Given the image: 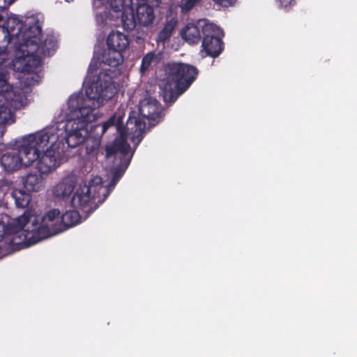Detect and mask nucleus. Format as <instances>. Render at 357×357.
I'll use <instances>...</instances> for the list:
<instances>
[{
    "mask_svg": "<svg viewBox=\"0 0 357 357\" xmlns=\"http://www.w3.org/2000/svg\"><path fill=\"white\" fill-rule=\"evenodd\" d=\"M43 174L40 172L29 173L22 177V183L29 192H38L43 186Z\"/></svg>",
    "mask_w": 357,
    "mask_h": 357,
    "instance_id": "nucleus-19",
    "label": "nucleus"
},
{
    "mask_svg": "<svg viewBox=\"0 0 357 357\" xmlns=\"http://www.w3.org/2000/svg\"><path fill=\"white\" fill-rule=\"evenodd\" d=\"M5 55L0 54V101L3 98L10 101L11 96H13V88L8 83L9 73L5 67H1L5 61ZM7 106L1 107L3 110H0V122L6 121V116H9V112L6 110Z\"/></svg>",
    "mask_w": 357,
    "mask_h": 357,
    "instance_id": "nucleus-11",
    "label": "nucleus"
},
{
    "mask_svg": "<svg viewBox=\"0 0 357 357\" xmlns=\"http://www.w3.org/2000/svg\"><path fill=\"white\" fill-rule=\"evenodd\" d=\"M80 215L78 211H68L61 216V225L62 231L72 227L79 222Z\"/></svg>",
    "mask_w": 357,
    "mask_h": 357,
    "instance_id": "nucleus-24",
    "label": "nucleus"
},
{
    "mask_svg": "<svg viewBox=\"0 0 357 357\" xmlns=\"http://www.w3.org/2000/svg\"><path fill=\"white\" fill-rule=\"evenodd\" d=\"M160 96L167 103L174 102L178 96L183 93L178 88H175L174 84L171 81L168 80L160 87Z\"/></svg>",
    "mask_w": 357,
    "mask_h": 357,
    "instance_id": "nucleus-22",
    "label": "nucleus"
},
{
    "mask_svg": "<svg viewBox=\"0 0 357 357\" xmlns=\"http://www.w3.org/2000/svg\"><path fill=\"white\" fill-rule=\"evenodd\" d=\"M33 24H39L38 22H34L29 24L28 27L23 24L22 21L20 20L15 15L8 17L7 20L1 26L2 34L3 35V43L5 45L0 46V54H3L5 56V61L8 56V45L11 41H15V47L22 43V34L24 31L29 29V26Z\"/></svg>",
    "mask_w": 357,
    "mask_h": 357,
    "instance_id": "nucleus-8",
    "label": "nucleus"
},
{
    "mask_svg": "<svg viewBox=\"0 0 357 357\" xmlns=\"http://www.w3.org/2000/svg\"><path fill=\"white\" fill-rule=\"evenodd\" d=\"M10 195L14 200L16 207L20 208H26L31 200L30 193L22 189H13Z\"/></svg>",
    "mask_w": 357,
    "mask_h": 357,
    "instance_id": "nucleus-23",
    "label": "nucleus"
},
{
    "mask_svg": "<svg viewBox=\"0 0 357 357\" xmlns=\"http://www.w3.org/2000/svg\"><path fill=\"white\" fill-rule=\"evenodd\" d=\"M42 33L38 36V52L43 57L52 56L57 47V40L53 35H47L45 38L41 40Z\"/></svg>",
    "mask_w": 357,
    "mask_h": 357,
    "instance_id": "nucleus-20",
    "label": "nucleus"
},
{
    "mask_svg": "<svg viewBox=\"0 0 357 357\" xmlns=\"http://www.w3.org/2000/svg\"><path fill=\"white\" fill-rule=\"evenodd\" d=\"M223 31L213 23L203 26L202 47L207 55L215 58L224 49Z\"/></svg>",
    "mask_w": 357,
    "mask_h": 357,
    "instance_id": "nucleus-9",
    "label": "nucleus"
},
{
    "mask_svg": "<svg viewBox=\"0 0 357 357\" xmlns=\"http://www.w3.org/2000/svg\"><path fill=\"white\" fill-rule=\"evenodd\" d=\"M3 20V16L0 14V22ZM0 29L1 30V27H0Z\"/></svg>",
    "mask_w": 357,
    "mask_h": 357,
    "instance_id": "nucleus-35",
    "label": "nucleus"
},
{
    "mask_svg": "<svg viewBox=\"0 0 357 357\" xmlns=\"http://www.w3.org/2000/svg\"><path fill=\"white\" fill-rule=\"evenodd\" d=\"M84 142L86 154L90 157H98L100 153L99 149L101 144V139L88 135Z\"/></svg>",
    "mask_w": 357,
    "mask_h": 357,
    "instance_id": "nucleus-26",
    "label": "nucleus"
},
{
    "mask_svg": "<svg viewBox=\"0 0 357 357\" xmlns=\"http://www.w3.org/2000/svg\"><path fill=\"white\" fill-rule=\"evenodd\" d=\"M58 149H46L42 152L37 161L36 169L38 172L47 174L54 170L58 164Z\"/></svg>",
    "mask_w": 357,
    "mask_h": 357,
    "instance_id": "nucleus-14",
    "label": "nucleus"
},
{
    "mask_svg": "<svg viewBox=\"0 0 357 357\" xmlns=\"http://www.w3.org/2000/svg\"><path fill=\"white\" fill-rule=\"evenodd\" d=\"M75 185L76 181L74 178L66 177L54 187L53 195L56 198L68 197L74 191Z\"/></svg>",
    "mask_w": 357,
    "mask_h": 357,
    "instance_id": "nucleus-18",
    "label": "nucleus"
},
{
    "mask_svg": "<svg viewBox=\"0 0 357 357\" xmlns=\"http://www.w3.org/2000/svg\"><path fill=\"white\" fill-rule=\"evenodd\" d=\"M134 124L135 126V132L133 136L131 137V140L135 142L137 141V144H139L143 139V134L144 132V129L146 126V123L144 121H142L139 119H129L127 123V126Z\"/></svg>",
    "mask_w": 357,
    "mask_h": 357,
    "instance_id": "nucleus-28",
    "label": "nucleus"
},
{
    "mask_svg": "<svg viewBox=\"0 0 357 357\" xmlns=\"http://www.w3.org/2000/svg\"><path fill=\"white\" fill-rule=\"evenodd\" d=\"M167 80L171 81L175 88L184 93L197 79L198 69L190 64L168 62L165 66Z\"/></svg>",
    "mask_w": 357,
    "mask_h": 357,
    "instance_id": "nucleus-7",
    "label": "nucleus"
},
{
    "mask_svg": "<svg viewBox=\"0 0 357 357\" xmlns=\"http://www.w3.org/2000/svg\"><path fill=\"white\" fill-rule=\"evenodd\" d=\"M101 63H103V62L102 61L100 54L98 59H93L91 60L88 68V73L90 74L94 73L98 70ZM104 64L105 63H104Z\"/></svg>",
    "mask_w": 357,
    "mask_h": 357,
    "instance_id": "nucleus-31",
    "label": "nucleus"
},
{
    "mask_svg": "<svg viewBox=\"0 0 357 357\" xmlns=\"http://www.w3.org/2000/svg\"><path fill=\"white\" fill-rule=\"evenodd\" d=\"M210 24L205 20H199L197 22L188 23L181 31L182 38L189 44H198L203 34V26Z\"/></svg>",
    "mask_w": 357,
    "mask_h": 357,
    "instance_id": "nucleus-13",
    "label": "nucleus"
},
{
    "mask_svg": "<svg viewBox=\"0 0 357 357\" xmlns=\"http://www.w3.org/2000/svg\"><path fill=\"white\" fill-rule=\"evenodd\" d=\"M161 54L150 52L145 54L142 60L140 72L145 73L151 66L152 64L157 65L161 60Z\"/></svg>",
    "mask_w": 357,
    "mask_h": 357,
    "instance_id": "nucleus-27",
    "label": "nucleus"
},
{
    "mask_svg": "<svg viewBox=\"0 0 357 357\" xmlns=\"http://www.w3.org/2000/svg\"><path fill=\"white\" fill-rule=\"evenodd\" d=\"M135 16L137 17L138 24L144 26L152 24L155 19L153 7L144 1L138 3L136 8Z\"/></svg>",
    "mask_w": 357,
    "mask_h": 357,
    "instance_id": "nucleus-17",
    "label": "nucleus"
},
{
    "mask_svg": "<svg viewBox=\"0 0 357 357\" xmlns=\"http://www.w3.org/2000/svg\"><path fill=\"white\" fill-rule=\"evenodd\" d=\"M96 128H101V135H104L109 130H113L119 134L112 144L105 147L106 158L113 156L116 158L117 155H120V162L112 170V178L109 186L114 188L123 176L132 157V155H129L130 146L127 142L126 128L123 125V116L115 113L103 123L96 126Z\"/></svg>",
    "mask_w": 357,
    "mask_h": 357,
    "instance_id": "nucleus-3",
    "label": "nucleus"
},
{
    "mask_svg": "<svg viewBox=\"0 0 357 357\" xmlns=\"http://www.w3.org/2000/svg\"><path fill=\"white\" fill-rule=\"evenodd\" d=\"M61 213L54 208L47 212L41 218L26 211L22 215L8 222L14 236H21V248L33 245L40 241L62 232Z\"/></svg>",
    "mask_w": 357,
    "mask_h": 357,
    "instance_id": "nucleus-2",
    "label": "nucleus"
},
{
    "mask_svg": "<svg viewBox=\"0 0 357 357\" xmlns=\"http://www.w3.org/2000/svg\"><path fill=\"white\" fill-rule=\"evenodd\" d=\"M121 22L123 29L127 31H132L138 24L132 10L121 13Z\"/></svg>",
    "mask_w": 357,
    "mask_h": 357,
    "instance_id": "nucleus-29",
    "label": "nucleus"
},
{
    "mask_svg": "<svg viewBox=\"0 0 357 357\" xmlns=\"http://www.w3.org/2000/svg\"><path fill=\"white\" fill-rule=\"evenodd\" d=\"M116 91L111 75L106 71H101L86 89V98L70 100L71 118L65 126L66 141L69 147L75 148L84 142L89 135L88 126L96 119L93 111L105 100L112 99Z\"/></svg>",
    "mask_w": 357,
    "mask_h": 357,
    "instance_id": "nucleus-1",
    "label": "nucleus"
},
{
    "mask_svg": "<svg viewBox=\"0 0 357 357\" xmlns=\"http://www.w3.org/2000/svg\"><path fill=\"white\" fill-rule=\"evenodd\" d=\"M202 0H181L178 6L182 14H188L192 8L199 4Z\"/></svg>",
    "mask_w": 357,
    "mask_h": 357,
    "instance_id": "nucleus-30",
    "label": "nucleus"
},
{
    "mask_svg": "<svg viewBox=\"0 0 357 357\" xmlns=\"http://www.w3.org/2000/svg\"><path fill=\"white\" fill-rule=\"evenodd\" d=\"M4 2H8L7 6L11 5L15 0H3Z\"/></svg>",
    "mask_w": 357,
    "mask_h": 357,
    "instance_id": "nucleus-34",
    "label": "nucleus"
},
{
    "mask_svg": "<svg viewBox=\"0 0 357 357\" xmlns=\"http://www.w3.org/2000/svg\"><path fill=\"white\" fill-rule=\"evenodd\" d=\"M128 36L119 31H112L107 37V50L101 54V59L105 65L116 67L123 62V53L130 46Z\"/></svg>",
    "mask_w": 357,
    "mask_h": 357,
    "instance_id": "nucleus-6",
    "label": "nucleus"
},
{
    "mask_svg": "<svg viewBox=\"0 0 357 357\" xmlns=\"http://www.w3.org/2000/svg\"><path fill=\"white\" fill-rule=\"evenodd\" d=\"M279 3V6L283 8H290L291 6L294 5L296 3V0H276Z\"/></svg>",
    "mask_w": 357,
    "mask_h": 357,
    "instance_id": "nucleus-33",
    "label": "nucleus"
},
{
    "mask_svg": "<svg viewBox=\"0 0 357 357\" xmlns=\"http://www.w3.org/2000/svg\"><path fill=\"white\" fill-rule=\"evenodd\" d=\"M178 22V20L176 15L174 16H167L164 27L158 33L156 40L158 42L165 43L169 40L172 36Z\"/></svg>",
    "mask_w": 357,
    "mask_h": 357,
    "instance_id": "nucleus-21",
    "label": "nucleus"
},
{
    "mask_svg": "<svg viewBox=\"0 0 357 357\" xmlns=\"http://www.w3.org/2000/svg\"><path fill=\"white\" fill-rule=\"evenodd\" d=\"M109 193V188L102 185V178L96 177L89 185H80L71 202L74 206L89 215L105 201Z\"/></svg>",
    "mask_w": 357,
    "mask_h": 357,
    "instance_id": "nucleus-5",
    "label": "nucleus"
},
{
    "mask_svg": "<svg viewBox=\"0 0 357 357\" xmlns=\"http://www.w3.org/2000/svg\"><path fill=\"white\" fill-rule=\"evenodd\" d=\"M17 146L20 157L22 159L23 167H29L34 162L37 163L42 153L36 146L25 142V139L24 138L22 139L20 144Z\"/></svg>",
    "mask_w": 357,
    "mask_h": 357,
    "instance_id": "nucleus-15",
    "label": "nucleus"
},
{
    "mask_svg": "<svg viewBox=\"0 0 357 357\" xmlns=\"http://www.w3.org/2000/svg\"><path fill=\"white\" fill-rule=\"evenodd\" d=\"M22 160L19 151L12 150L1 156L0 163L6 172H13L23 167Z\"/></svg>",
    "mask_w": 357,
    "mask_h": 357,
    "instance_id": "nucleus-16",
    "label": "nucleus"
},
{
    "mask_svg": "<svg viewBox=\"0 0 357 357\" xmlns=\"http://www.w3.org/2000/svg\"><path fill=\"white\" fill-rule=\"evenodd\" d=\"M2 101H0V110H3L1 109V107L3 106H7L6 110L9 112V116H6V121L3 122H0V126L1 125H6V124H12L15 122L14 119V115L11 112V108L17 109L19 107L20 103L16 99V96L14 91H13V96H11L10 101L6 100V98H3L1 100Z\"/></svg>",
    "mask_w": 357,
    "mask_h": 357,
    "instance_id": "nucleus-25",
    "label": "nucleus"
},
{
    "mask_svg": "<svg viewBox=\"0 0 357 357\" xmlns=\"http://www.w3.org/2000/svg\"><path fill=\"white\" fill-rule=\"evenodd\" d=\"M23 138L25 139V142L36 146L41 153L45 151L46 149H59V145L56 144L58 135L49 130L29 135Z\"/></svg>",
    "mask_w": 357,
    "mask_h": 357,
    "instance_id": "nucleus-10",
    "label": "nucleus"
},
{
    "mask_svg": "<svg viewBox=\"0 0 357 357\" xmlns=\"http://www.w3.org/2000/svg\"><path fill=\"white\" fill-rule=\"evenodd\" d=\"M215 4L223 7L228 8L235 4L237 0H211Z\"/></svg>",
    "mask_w": 357,
    "mask_h": 357,
    "instance_id": "nucleus-32",
    "label": "nucleus"
},
{
    "mask_svg": "<svg viewBox=\"0 0 357 357\" xmlns=\"http://www.w3.org/2000/svg\"><path fill=\"white\" fill-rule=\"evenodd\" d=\"M139 112L143 118L148 120L158 122L162 119V107L155 99L146 98L141 101Z\"/></svg>",
    "mask_w": 357,
    "mask_h": 357,
    "instance_id": "nucleus-12",
    "label": "nucleus"
},
{
    "mask_svg": "<svg viewBox=\"0 0 357 357\" xmlns=\"http://www.w3.org/2000/svg\"><path fill=\"white\" fill-rule=\"evenodd\" d=\"M41 33V26L33 24L22 34V43H20L16 50L21 55L17 58V63L20 65L17 70L22 73L35 71L40 65L43 56L38 52V36Z\"/></svg>",
    "mask_w": 357,
    "mask_h": 357,
    "instance_id": "nucleus-4",
    "label": "nucleus"
}]
</instances>
